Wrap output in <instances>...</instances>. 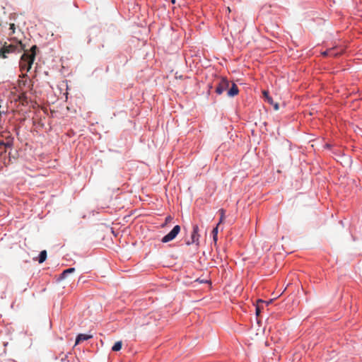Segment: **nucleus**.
<instances>
[{
    "label": "nucleus",
    "instance_id": "1",
    "mask_svg": "<svg viewBox=\"0 0 362 362\" xmlns=\"http://www.w3.org/2000/svg\"><path fill=\"white\" fill-rule=\"evenodd\" d=\"M37 49V46L33 45L30 49V53L25 52L24 54L21 56L19 66L21 71L28 72L32 67L33 62L35 59V50Z\"/></svg>",
    "mask_w": 362,
    "mask_h": 362
},
{
    "label": "nucleus",
    "instance_id": "2",
    "mask_svg": "<svg viewBox=\"0 0 362 362\" xmlns=\"http://www.w3.org/2000/svg\"><path fill=\"white\" fill-rule=\"evenodd\" d=\"M25 49V45L20 41L18 45H8L4 42L2 47L0 49V58L6 59L8 57V54L15 52L16 50L21 52Z\"/></svg>",
    "mask_w": 362,
    "mask_h": 362
},
{
    "label": "nucleus",
    "instance_id": "3",
    "mask_svg": "<svg viewBox=\"0 0 362 362\" xmlns=\"http://www.w3.org/2000/svg\"><path fill=\"white\" fill-rule=\"evenodd\" d=\"M180 231V226L177 225L174 226L172 230L165 235L161 240V241L164 243H168L175 238V237L178 235Z\"/></svg>",
    "mask_w": 362,
    "mask_h": 362
},
{
    "label": "nucleus",
    "instance_id": "4",
    "mask_svg": "<svg viewBox=\"0 0 362 362\" xmlns=\"http://www.w3.org/2000/svg\"><path fill=\"white\" fill-rule=\"evenodd\" d=\"M230 82L226 78H222L218 83L217 87L216 88V93L218 95L223 93V91L227 90L229 88Z\"/></svg>",
    "mask_w": 362,
    "mask_h": 362
},
{
    "label": "nucleus",
    "instance_id": "5",
    "mask_svg": "<svg viewBox=\"0 0 362 362\" xmlns=\"http://www.w3.org/2000/svg\"><path fill=\"white\" fill-rule=\"evenodd\" d=\"M198 232H199V227L198 226H194L193 227V231H192V235H191V239H192V241L191 242H187V245H189L191 243H197L198 242L199 240V234H198Z\"/></svg>",
    "mask_w": 362,
    "mask_h": 362
},
{
    "label": "nucleus",
    "instance_id": "6",
    "mask_svg": "<svg viewBox=\"0 0 362 362\" xmlns=\"http://www.w3.org/2000/svg\"><path fill=\"white\" fill-rule=\"evenodd\" d=\"M239 93L238 88L237 85L234 83H232L231 88L228 90V95L229 97H234L235 95H237Z\"/></svg>",
    "mask_w": 362,
    "mask_h": 362
},
{
    "label": "nucleus",
    "instance_id": "7",
    "mask_svg": "<svg viewBox=\"0 0 362 362\" xmlns=\"http://www.w3.org/2000/svg\"><path fill=\"white\" fill-rule=\"evenodd\" d=\"M92 338V335L89 334H80L77 336L76 339V344H78L81 341L88 340L89 339Z\"/></svg>",
    "mask_w": 362,
    "mask_h": 362
},
{
    "label": "nucleus",
    "instance_id": "8",
    "mask_svg": "<svg viewBox=\"0 0 362 362\" xmlns=\"http://www.w3.org/2000/svg\"><path fill=\"white\" fill-rule=\"evenodd\" d=\"M75 271V268H69L64 270L60 275V279H65L69 274L73 273Z\"/></svg>",
    "mask_w": 362,
    "mask_h": 362
},
{
    "label": "nucleus",
    "instance_id": "9",
    "mask_svg": "<svg viewBox=\"0 0 362 362\" xmlns=\"http://www.w3.org/2000/svg\"><path fill=\"white\" fill-rule=\"evenodd\" d=\"M46 258H47V251L46 250L41 251L40 253V255H39V258H38L39 263L44 262L45 261Z\"/></svg>",
    "mask_w": 362,
    "mask_h": 362
},
{
    "label": "nucleus",
    "instance_id": "10",
    "mask_svg": "<svg viewBox=\"0 0 362 362\" xmlns=\"http://www.w3.org/2000/svg\"><path fill=\"white\" fill-rule=\"evenodd\" d=\"M122 346V341H118L115 342V344L113 345V346L112 347V351H118L121 350Z\"/></svg>",
    "mask_w": 362,
    "mask_h": 362
},
{
    "label": "nucleus",
    "instance_id": "11",
    "mask_svg": "<svg viewBox=\"0 0 362 362\" xmlns=\"http://www.w3.org/2000/svg\"><path fill=\"white\" fill-rule=\"evenodd\" d=\"M218 213L220 214L221 217L218 226H219L224 221L226 211L223 209H221L218 210Z\"/></svg>",
    "mask_w": 362,
    "mask_h": 362
},
{
    "label": "nucleus",
    "instance_id": "12",
    "mask_svg": "<svg viewBox=\"0 0 362 362\" xmlns=\"http://www.w3.org/2000/svg\"><path fill=\"white\" fill-rule=\"evenodd\" d=\"M9 29L11 30V32L9 33V35L13 34L15 33V30H16L15 24L14 23H11Z\"/></svg>",
    "mask_w": 362,
    "mask_h": 362
},
{
    "label": "nucleus",
    "instance_id": "13",
    "mask_svg": "<svg viewBox=\"0 0 362 362\" xmlns=\"http://www.w3.org/2000/svg\"><path fill=\"white\" fill-rule=\"evenodd\" d=\"M322 54L324 56H327V55L335 56V55H337V54H334L332 50L325 51V52L322 53Z\"/></svg>",
    "mask_w": 362,
    "mask_h": 362
},
{
    "label": "nucleus",
    "instance_id": "14",
    "mask_svg": "<svg viewBox=\"0 0 362 362\" xmlns=\"http://www.w3.org/2000/svg\"><path fill=\"white\" fill-rule=\"evenodd\" d=\"M218 226L217 225L216 227L213 229L212 233H213L214 236L218 235Z\"/></svg>",
    "mask_w": 362,
    "mask_h": 362
},
{
    "label": "nucleus",
    "instance_id": "15",
    "mask_svg": "<svg viewBox=\"0 0 362 362\" xmlns=\"http://www.w3.org/2000/svg\"><path fill=\"white\" fill-rule=\"evenodd\" d=\"M269 104L272 105L274 101L272 97L269 96L265 99Z\"/></svg>",
    "mask_w": 362,
    "mask_h": 362
},
{
    "label": "nucleus",
    "instance_id": "16",
    "mask_svg": "<svg viewBox=\"0 0 362 362\" xmlns=\"http://www.w3.org/2000/svg\"><path fill=\"white\" fill-rule=\"evenodd\" d=\"M1 144L4 145L5 148H10L11 146V144L9 142L2 143Z\"/></svg>",
    "mask_w": 362,
    "mask_h": 362
},
{
    "label": "nucleus",
    "instance_id": "17",
    "mask_svg": "<svg viewBox=\"0 0 362 362\" xmlns=\"http://www.w3.org/2000/svg\"><path fill=\"white\" fill-rule=\"evenodd\" d=\"M272 105L274 106V109L275 110H279V104H278V103H273Z\"/></svg>",
    "mask_w": 362,
    "mask_h": 362
},
{
    "label": "nucleus",
    "instance_id": "18",
    "mask_svg": "<svg viewBox=\"0 0 362 362\" xmlns=\"http://www.w3.org/2000/svg\"><path fill=\"white\" fill-rule=\"evenodd\" d=\"M262 93L265 99H267V98L269 96L268 92L266 90H264Z\"/></svg>",
    "mask_w": 362,
    "mask_h": 362
},
{
    "label": "nucleus",
    "instance_id": "19",
    "mask_svg": "<svg viewBox=\"0 0 362 362\" xmlns=\"http://www.w3.org/2000/svg\"><path fill=\"white\" fill-rule=\"evenodd\" d=\"M259 313H260V308H259V305H257V306L256 307V314H257V315H259Z\"/></svg>",
    "mask_w": 362,
    "mask_h": 362
},
{
    "label": "nucleus",
    "instance_id": "20",
    "mask_svg": "<svg viewBox=\"0 0 362 362\" xmlns=\"http://www.w3.org/2000/svg\"><path fill=\"white\" fill-rule=\"evenodd\" d=\"M172 220V217L171 216H168L166 218H165V221L166 222H169Z\"/></svg>",
    "mask_w": 362,
    "mask_h": 362
},
{
    "label": "nucleus",
    "instance_id": "21",
    "mask_svg": "<svg viewBox=\"0 0 362 362\" xmlns=\"http://www.w3.org/2000/svg\"><path fill=\"white\" fill-rule=\"evenodd\" d=\"M213 240L216 243L217 241V236H214L213 235Z\"/></svg>",
    "mask_w": 362,
    "mask_h": 362
},
{
    "label": "nucleus",
    "instance_id": "22",
    "mask_svg": "<svg viewBox=\"0 0 362 362\" xmlns=\"http://www.w3.org/2000/svg\"><path fill=\"white\" fill-rule=\"evenodd\" d=\"M67 358V355H65V356H64V358H62V361H65V358Z\"/></svg>",
    "mask_w": 362,
    "mask_h": 362
},
{
    "label": "nucleus",
    "instance_id": "23",
    "mask_svg": "<svg viewBox=\"0 0 362 362\" xmlns=\"http://www.w3.org/2000/svg\"><path fill=\"white\" fill-rule=\"evenodd\" d=\"M227 9L229 12H230V8L229 7H228Z\"/></svg>",
    "mask_w": 362,
    "mask_h": 362
},
{
    "label": "nucleus",
    "instance_id": "24",
    "mask_svg": "<svg viewBox=\"0 0 362 362\" xmlns=\"http://www.w3.org/2000/svg\"><path fill=\"white\" fill-rule=\"evenodd\" d=\"M258 302L264 303L262 300H259Z\"/></svg>",
    "mask_w": 362,
    "mask_h": 362
}]
</instances>
